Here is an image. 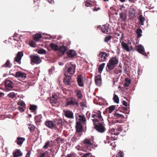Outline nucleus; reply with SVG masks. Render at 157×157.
<instances>
[{"label": "nucleus", "mask_w": 157, "mask_h": 157, "mask_svg": "<svg viewBox=\"0 0 157 157\" xmlns=\"http://www.w3.org/2000/svg\"><path fill=\"white\" fill-rule=\"evenodd\" d=\"M35 119L36 122H40L42 121V116L41 115H38L35 117Z\"/></svg>", "instance_id": "f704fd0d"}, {"label": "nucleus", "mask_w": 157, "mask_h": 157, "mask_svg": "<svg viewBox=\"0 0 157 157\" xmlns=\"http://www.w3.org/2000/svg\"><path fill=\"white\" fill-rule=\"evenodd\" d=\"M29 44L30 46L34 47L35 46V43L33 41H30L29 42Z\"/></svg>", "instance_id": "052dcab7"}, {"label": "nucleus", "mask_w": 157, "mask_h": 157, "mask_svg": "<svg viewBox=\"0 0 157 157\" xmlns=\"http://www.w3.org/2000/svg\"><path fill=\"white\" fill-rule=\"evenodd\" d=\"M64 115L67 118L71 119H73L74 118L73 112L70 110L64 111Z\"/></svg>", "instance_id": "4468645a"}, {"label": "nucleus", "mask_w": 157, "mask_h": 157, "mask_svg": "<svg viewBox=\"0 0 157 157\" xmlns=\"http://www.w3.org/2000/svg\"><path fill=\"white\" fill-rule=\"evenodd\" d=\"M120 17L122 21H124L126 20V15L125 12L123 11L120 14Z\"/></svg>", "instance_id": "7c9ffc66"}, {"label": "nucleus", "mask_w": 157, "mask_h": 157, "mask_svg": "<svg viewBox=\"0 0 157 157\" xmlns=\"http://www.w3.org/2000/svg\"><path fill=\"white\" fill-rule=\"evenodd\" d=\"M118 78L115 77L113 79L112 81L113 82V86H116L117 85Z\"/></svg>", "instance_id": "c9c22d12"}, {"label": "nucleus", "mask_w": 157, "mask_h": 157, "mask_svg": "<svg viewBox=\"0 0 157 157\" xmlns=\"http://www.w3.org/2000/svg\"><path fill=\"white\" fill-rule=\"evenodd\" d=\"M64 140V139L60 137H59L56 139V141L58 143H63Z\"/></svg>", "instance_id": "8fccbe9b"}, {"label": "nucleus", "mask_w": 157, "mask_h": 157, "mask_svg": "<svg viewBox=\"0 0 157 157\" xmlns=\"http://www.w3.org/2000/svg\"><path fill=\"white\" fill-rule=\"evenodd\" d=\"M116 106L117 105H111L108 108L109 109V113H111L115 109Z\"/></svg>", "instance_id": "a19ab883"}, {"label": "nucleus", "mask_w": 157, "mask_h": 157, "mask_svg": "<svg viewBox=\"0 0 157 157\" xmlns=\"http://www.w3.org/2000/svg\"><path fill=\"white\" fill-rule=\"evenodd\" d=\"M67 50V48L66 47L62 45L59 47V50L58 51L61 52L62 54H64Z\"/></svg>", "instance_id": "393cba45"}, {"label": "nucleus", "mask_w": 157, "mask_h": 157, "mask_svg": "<svg viewBox=\"0 0 157 157\" xmlns=\"http://www.w3.org/2000/svg\"><path fill=\"white\" fill-rule=\"evenodd\" d=\"M46 152H45L40 155L39 157H45L46 155Z\"/></svg>", "instance_id": "e2e57ef3"}, {"label": "nucleus", "mask_w": 157, "mask_h": 157, "mask_svg": "<svg viewBox=\"0 0 157 157\" xmlns=\"http://www.w3.org/2000/svg\"><path fill=\"white\" fill-rule=\"evenodd\" d=\"M137 51L141 54H144V47L141 45H139L137 47Z\"/></svg>", "instance_id": "a878e982"}, {"label": "nucleus", "mask_w": 157, "mask_h": 157, "mask_svg": "<svg viewBox=\"0 0 157 157\" xmlns=\"http://www.w3.org/2000/svg\"><path fill=\"white\" fill-rule=\"evenodd\" d=\"M17 105H20L21 106L25 107V102L23 101H20L18 102Z\"/></svg>", "instance_id": "09e8293b"}, {"label": "nucleus", "mask_w": 157, "mask_h": 157, "mask_svg": "<svg viewBox=\"0 0 157 157\" xmlns=\"http://www.w3.org/2000/svg\"><path fill=\"white\" fill-rule=\"evenodd\" d=\"M111 39V37L110 36H107L105 37V42H108L109 40H110Z\"/></svg>", "instance_id": "6e6d98bb"}, {"label": "nucleus", "mask_w": 157, "mask_h": 157, "mask_svg": "<svg viewBox=\"0 0 157 157\" xmlns=\"http://www.w3.org/2000/svg\"><path fill=\"white\" fill-rule=\"evenodd\" d=\"M121 46L127 52H129L130 50L128 45L126 43L122 42L121 43Z\"/></svg>", "instance_id": "c756f323"}, {"label": "nucleus", "mask_w": 157, "mask_h": 157, "mask_svg": "<svg viewBox=\"0 0 157 157\" xmlns=\"http://www.w3.org/2000/svg\"><path fill=\"white\" fill-rule=\"evenodd\" d=\"M12 75L17 78L18 80L21 81L24 80L26 77V75L25 73L21 71L17 72L15 75Z\"/></svg>", "instance_id": "423d86ee"}, {"label": "nucleus", "mask_w": 157, "mask_h": 157, "mask_svg": "<svg viewBox=\"0 0 157 157\" xmlns=\"http://www.w3.org/2000/svg\"><path fill=\"white\" fill-rule=\"evenodd\" d=\"M13 157H18L22 155V153L20 150H17L13 153Z\"/></svg>", "instance_id": "cd10ccee"}, {"label": "nucleus", "mask_w": 157, "mask_h": 157, "mask_svg": "<svg viewBox=\"0 0 157 157\" xmlns=\"http://www.w3.org/2000/svg\"><path fill=\"white\" fill-rule=\"evenodd\" d=\"M80 105L82 107V108H83V107H86L87 105H86V103L83 102H82L80 103Z\"/></svg>", "instance_id": "5fc2aeb1"}, {"label": "nucleus", "mask_w": 157, "mask_h": 157, "mask_svg": "<svg viewBox=\"0 0 157 157\" xmlns=\"http://www.w3.org/2000/svg\"><path fill=\"white\" fill-rule=\"evenodd\" d=\"M145 19V17H143L142 15H140V16L139 20L142 25H144V22Z\"/></svg>", "instance_id": "4c0bfd02"}, {"label": "nucleus", "mask_w": 157, "mask_h": 157, "mask_svg": "<svg viewBox=\"0 0 157 157\" xmlns=\"http://www.w3.org/2000/svg\"><path fill=\"white\" fill-rule=\"evenodd\" d=\"M65 76V78L63 79V82L66 85H70L71 82V77L72 76Z\"/></svg>", "instance_id": "aec40b11"}, {"label": "nucleus", "mask_w": 157, "mask_h": 157, "mask_svg": "<svg viewBox=\"0 0 157 157\" xmlns=\"http://www.w3.org/2000/svg\"><path fill=\"white\" fill-rule=\"evenodd\" d=\"M109 16L111 18L110 20L111 22L113 24H114V26H116L115 29L117 30V25H118V20H117V18L118 17L117 15V13L116 12H115L114 13H111L110 15L109 14Z\"/></svg>", "instance_id": "20e7f679"}, {"label": "nucleus", "mask_w": 157, "mask_h": 157, "mask_svg": "<svg viewBox=\"0 0 157 157\" xmlns=\"http://www.w3.org/2000/svg\"><path fill=\"white\" fill-rule=\"evenodd\" d=\"M121 109H122V108L121 107H119L118 108V111H119L121 112H122L123 113H124V112H125V111H127L128 110V108H127V107H124L122 108V109L123 110V111H122Z\"/></svg>", "instance_id": "3c124183"}, {"label": "nucleus", "mask_w": 157, "mask_h": 157, "mask_svg": "<svg viewBox=\"0 0 157 157\" xmlns=\"http://www.w3.org/2000/svg\"><path fill=\"white\" fill-rule=\"evenodd\" d=\"M109 132L112 134L111 140H117L118 137L117 133H115V129H112L110 130Z\"/></svg>", "instance_id": "6ab92c4d"}, {"label": "nucleus", "mask_w": 157, "mask_h": 157, "mask_svg": "<svg viewBox=\"0 0 157 157\" xmlns=\"http://www.w3.org/2000/svg\"><path fill=\"white\" fill-rule=\"evenodd\" d=\"M25 140V139L24 138L17 137L16 140V142L18 145L21 146Z\"/></svg>", "instance_id": "5701e85b"}, {"label": "nucleus", "mask_w": 157, "mask_h": 157, "mask_svg": "<svg viewBox=\"0 0 157 157\" xmlns=\"http://www.w3.org/2000/svg\"><path fill=\"white\" fill-rule=\"evenodd\" d=\"M135 10H130L129 12V17L130 19H133L135 17Z\"/></svg>", "instance_id": "b1692460"}, {"label": "nucleus", "mask_w": 157, "mask_h": 157, "mask_svg": "<svg viewBox=\"0 0 157 157\" xmlns=\"http://www.w3.org/2000/svg\"><path fill=\"white\" fill-rule=\"evenodd\" d=\"M81 123L79 122H76V126L77 131L79 132H81L82 130V126Z\"/></svg>", "instance_id": "473e14b6"}, {"label": "nucleus", "mask_w": 157, "mask_h": 157, "mask_svg": "<svg viewBox=\"0 0 157 157\" xmlns=\"http://www.w3.org/2000/svg\"><path fill=\"white\" fill-rule=\"evenodd\" d=\"M122 103L123 105H124L125 107H127V102L125 101H122Z\"/></svg>", "instance_id": "0e129e2a"}, {"label": "nucleus", "mask_w": 157, "mask_h": 157, "mask_svg": "<svg viewBox=\"0 0 157 157\" xmlns=\"http://www.w3.org/2000/svg\"><path fill=\"white\" fill-rule=\"evenodd\" d=\"M31 61L36 64L40 63L41 62V60L39 57L37 55H32L30 56Z\"/></svg>", "instance_id": "6e6552de"}, {"label": "nucleus", "mask_w": 157, "mask_h": 157, "mask_svg": "<svg viewBox=\"0 0 157 157\" xmlns=\"http://www.w3.org/2000/svg\"><path fill=\"white\" fill-rule=\"evenodd\" d=\"M37 106L35 105H30L29 109L31 110L34 111L37 109Z\"/></svg>", "instance_id": "de8ad7c7"}, {"label": "nucleus", "mask_w": 157, "mask_h": 157, "mask_svg": "<svg viewBox=\"0 0 157 157\" xmlns=\"http://www.w3.org/2000/svg\"><path fill=\"white\" fill-rule=\"evenodd\" d=\"M113 100L114 102L116 103H118V96L117 94H115V92H114V96L113 98Z\"/></svg>", "instance_id": "c03bdc74"}, {"label": "nucleus", "mask_w": 157, "mask_h": 157, "mask_svg": "<svg viewBox=\"0 0 157 157\" xmlns=\"http://www.w3.org/2000/svg\"><path fill=\"white\" fill-rule=\"evenodd\" d=\"M83 157H95L93 156L90 153L86 154L84 155Z\"/></svg>", "instance_id": "864d4df0"}, {"label": "nucleus", "mask_w": 157, "mask_h": 157, "mask_svg": "<svg viewBox=\"0 0 157 157\" xmlns=\"http://www.w3.org/2000/svg\"><path fill=\"white\" fill-rule=\"evenodd\" d=\"M136 33L138 37H140L142 36L141 33H142V31L140 28L137 29Z\"/></svg>", "instance_id": "e433bc0d"}, {"label": "nucleus", "mask_w": 157, "mask_h": 157, "mask_svg": "<svg viewBox=\"0 0 157 157\" xmlns=\"http://www.w3.org/2000/svg\"><path fill=\"white\" fill-rule=\"evenodd\" d=\"M95 81L97 85L100 86L102 84L101 78V75L95 76Z\"/></svg>", "instance_id": "2eb2a0df"}, {"label": "nucleus", "mask_w": 157, "mask_h": 157, "mask_svg": "<svg viewBox=\"0 0 157 157\" xmlns=\"http://www.w3.org/2000/svg\"><path fill=\"white\" fill-rule=\"evenodd\" d=\"M30 153L29 152H28L27 153L25 157H30Z\"/></svg>", "instance_id": "774afa93"}, {"label": "nucleus", "mask_w": 157, "mask_h": 157, "mask_svg": "<svg viewBox=\"0 0 157 157\" xmlns=\"http://www.w3.org/2000/svg\"><path fill=\"white\" fill-rule=\"evenodd\" d=\"M105 63H102L99 66V67H98V71L101 73L103 70V69L105 66Z\"/></svg>", "instance_id": "ea45409f"}, {"label": "nucleus", "mask_w": 157, "mask_h": 157, "mask_svg": "<svg viewBox=\"0 0 157 157\" xmlns=\"http://www.w3.org/2000/svg\"><path fill=\"white\" fill-rule=\"evenodd\" d=\"M118 126H119L118 125ZM123 130V128L122 127H120L118 126V131H121Z\"/></svg>", "instance_id": "338daca9"}, {"label": "nucleus", "mask_w": 157, "mask_h": 157, "mask_svg": "<svg viewBox=\"0 0 157 157\" xmlns=\"http://www.w3.org/2000/svg\"><path fill=\"white\" fill-rule=\"evenodd\" d=\"M17 94L13 92H11L8 94V96L12 98H13Z\"/></svg>", "instance_id": "79ce46f5"}, {"label": "nucleus", "mask_w": 157, "mask_h": 157, "mask_svg": "<svg viewBox=\"0 0 157 157\" xmlns=\"http://www.w3.org/2000/svg\"><path fill=\"white\" fill-rule=\"evenodd\" d=\"M76 66L71 63L66 65L64 69V73L65 76H72L75 71Z\"/></svg>", "instance_id": "f257e3e1"}, {"label": "nucleus", "mask_w": 157, "mask_h": 157, "mask_svg": "<svg viewBox=\"0 0 157 157\" xmlns=\"http://www.w3.org/2000/svg\"><path fill=\"white\" fill-rule=\"evenodd\" d=\"M94 128L98 132L100 133L104 132L105 130V128L102 122H99L96 123V124H94Z\"/></svg>", "instance_id": "39448f33"}, {"label": "nucleus", "mask_w": 157, "mask_h": 157, "mask_svg": "<svg viewBox=\"0 0 157 157\" xmlns=\"http://www.w3.org/2000/svg\"><path fill=\"white\" fill-rule=\"evenodd\" d=\"M76 95L77 97L80 99L82 97V94L81 93V92L80 90H78L76 91Z\"/></svg>", "instance_id": "49530a36"}, {"label": "nucleus", "mask_w": 157, "mask_h": 157, "mask_svg": "<svg viewBox=\"0 0 157 157\" xmlns=\"http://www.w3.org/2000/svg\"><path fill=\"white\" fill-rule=\"evenodd\" d=\"M118 64V59L116 57L112 58L109 61L106 68L107 71H109L114 68Z\"/></svg>", "instance_id": "7ed1b4c3"}, {"label": "nucleus", "mask_w": 157, "mask_h": 157, "mask_svg": "<svg viewBox=\"0 0 157 157\" xmlns=\"http://www.w3.org/2000/svg\"><path fill=\"white\" fill-rule=\"evenodd\" d=\"M37 52L39 54H45L46 53V51L43 49H41L38 51Z\"/></svg>", "instance_id": "37998d69"}, {"label": "nucleus", "mask_w": 157, "mask_h": 157, "mask_svg": "<svg viewBox=\"0 0 157 157\" xmlns=\"http://www.w3.org/2000/svg\"><path fill=\"white\" fill-rule=\"evenodd\" d=\"M77 104V101L75 99L72 98H69L65 103V106H67L69 105H75Z\"/></svg>", "instance_id": "9b49d317"}, {"label": "nucleus", "mask_w": 157, "mask_h": 157, "mask_svg": "<svg viewBox=\"0 0 157 157\" xmlns=\"http://www.w3.org/2000/svg\"><path fill=\"white\" fill-rule=\"evenodd\" d=\"M120 118H121L122 119H124V116L122 115V114H120L119 113H118V119ZM118 121H119V120H118ZM122 121L121 122H119V121H118V123H122Z\"/></svg>", "instance_id": "13d9d810"}, {"label": "nucleus", "mask_w": 157, "mask_h": 157, "mask_svg": "<svg viewBox=\"0 0 157 157\" xmlns=\"http://www.w3.org/2000/svg\"><path fill=\"white\" fill-rule=\"evenodd\" d=\"M77 122H79L83 124H85L86 121V118L85 116L83 114H77L75 115Z\"/></svg>", "instance_id": "0eeeda50"}, {"label": "nucleus", "mask_w": 157, "mask_h": 157, "mask_svg": "<svg viewBox=\"0 0 157 157\" xmlns=\"http://www.w3.org/2000/svg\"><path fill=\"white\" fill-rule=\"evenodd\" d=\"M12 64L10 63V60H7L5 63L2 66V67H4L10 68Z\"/></svg>", "instance_id": "72a5a7b5"}, {"label": "nucleus", "mask_w": 157, "mask_h": 157, "mask_svg": "<svg viewBox=\"0 0 157 157\" xmlns=\"http://www.w3.org/2000/svg\"><path fill=\"white\" fill-rule=\"evenodd\" d=\"M83 143L87 147H90L92 144L91 140L88 139H85L83 141Z\"/></svg>", "instance_id": "412c9836"}, {"label": "nucleus", "mask_w": 157, "mask_h": 157, "mask_svg": "<svg viewBox=\"0 0 157 157\" xmlns=\"http://www.w3.org/2000/svg\"><path fill=\"white\" fill-rule=\"evenodd\" d=\"M54 124L55 125V128L56 127L57 125L60 124L62 123V121L60 119L56 120L54 121Z\"/></svg>", "instance_id": "58836bf2"}, {"label": "nucleus", "mask_w": 157, "mask_h": 157, "mask_svg": "<svg viewBox=\"0 0 157 157\" xmlns=\"http://www.w3.org/2000/svg\"><path fill=\"white\" fill-rule=\"evenodd\" d=\"M54 121H48L45 122V125L48 127L51 128H55V125L54 124Z\"/></svg>", "instance_id": "a211bd4d"}, {"label": "nucleus", "mask_w": 157, "mask_h": 157, "mask_svg": "<svg viewBox=\"0 0 157 157\" xmlns=\"http://www.w3.org/2000/svg\"><path fill=\"white\" fill-rule=\"evenodd\" d=\"M50 143V142L48 140L45 143L44 146L43 148H47L49 146V144Z\"/></svg>", "instance_id": "603ef678"}, {"label": "nucleus", "mask_w": 157, "mask_h": 157, "mask_svg": "<svg viewBox=\"0 0 157 157\" xmlns=\"http://www.w3.org/2000/svg\"><path fill=\"white\" fill-rule=\"evenodd\" d=\"M49 46L53 50L55 51H58L59 50V47L57 44L53 43H51L50 44Z\"/></svg>", "instance_id": "bb28decb"}, {"label": "nucleus", "mask_w": 157, "mask_h": 157, "mask_svg": "<svg viewBox=\"0 0 157 157\" xmlns=\"http://www.w3.org/2000/svg\"><path fill=\"white\" fill-rule=\"evenodd\" d=\"M109 26V25L108 24H106L103 25L101 28L102 32L107 34L110 33V29Z\"/></svg>", "instance_id": "ddd939ff"}, {"label": "nucleus", "mask_w": 157, "mask_h": 157, "mask_svg": "<svg viewBox=\"0 0 157 157\" xmlns=\"http://www.w3.org/2000/svg\"><path fill=\"white\" fill-rule=\"evenodd\" d=\"M41 35L40 34H36L33 35V38L34 40L36 41H38L40 39L41 37Z\"/></svg>", "instance_id": "2f4dec72"}, {"label": "nucleus", "mask_w": 157, "mask_h": 157, "mask_svg": "<svg viewBox=\"0 0 157 157\" xmlns=\"http://www.w3.org/2000/svg\"><path fill=\"white\" fill-rule=\"evenodd\" d=\"M111 145H112L114 147H115L117 146V143L116 144V142H114L113 143H112V144H111Z\"/></svg>", "instance_id": "69168bd1"}, {"label": "nucleus", "mask_w": 157, "mask_h": 157, "mask_svg": "<svg viewBox=\"0 0 157 157\" xmlns=\"http://www.w3.org/2000/svg\"><path fill=\"white\" fill-rule=\"evenodd\" d=\"M99 59L100 61H104L107 57H108V55L105 52L100 53L99 54Z\"/></svg>", "instance_id": "f3484780"}, {"label": "nucleus", "mask_w": 157, "mask_h": 157, "mask_svg": "<svg viewBox=\"0 0 157 157\" xmlns=\"http://www.w3.org/2000/svg\"><path fill=\"white\" fill-rule=\"evenodd\" d=\"M131 81L130 78H126L125 79V82L124 85L126 87H128L131 83Z\"/></svg>", "instance_id": "c85d7f7f"}, {"label": "nucleus", "mask_w": 157, "mask_h": 157, "mask_svg": "<svg viewBox=\"0 0 157 157\" xmlns=\"http://www.w3.org/2000/svg\"><path fill=\"white\" fill-rule=\"evenodd\" d=\"M57 96L56 95H52L50 99V103L53 106H56L59 104Z\"/></svg>", "instance_id": "9d476101"}, {"label": "nucleus", "mask_w": 157, "mask_h": 157, "mask_svg": "<svg viewBox=\"0 0 157 157\" xmlns=\"http://www.w3.org/2000/svg\"><path fill=\"white\" fill-rule=\"evenodd\" d=\"M25 107L19 106L18 107V109L20 110V111L23 112L24 111V107Z\"/></svg>", "instance_id": "4d7b16f0"}, {"label": "nucleus", "mask_w": 157, "mask_h": 157, "mask_svg": "<svg viewBox=\"0 0 157 157\" xmlns=\"http://www.w3.org/2000/svg\"><path fill=\"white\" fill-rule=\"evenodd\" d=\"M118 155H119V156H118V157H124V154L123 151H119L118 153Z\"/></svg>", "instance_id": "bf43d9fd"}, {"label": "nucleus", "mask_w": 157, "mask_h": 157, "mask_svg": "<svg viewBox=\"0 0 157 157\" xmlns=\"http://www.w3.org/2000/svg\"><path fill=\"white\" fill-rule=\"evenodd\" d=\"M23 56V52L22 51L18 52L17 55V56L14 58V61L20 64L21 63V60L22 57Z\"/></svg>", "instance_id": "f8f14e48"}, {"label": "nucleus", "mask_w": 157, "mask_h": 157, "mask_svg": "<svg viewBox=\"0 0 157 157\" xmlns=\"http://www.w3.org/2000/svg\"><path fill=\"white\" fill-rule=\"evenodd\" d=\"M5 86L6 90L9 91L13 88V83L12 81L9 80H6L5 81Z\"/></svg>", "instance_id": "1a4fd4ad"}, {"label": "nucleus", "mask_w": 157, "mask_h": 157, "mask_svg": "<svg viewBox=\"0 0 157 157\" xmlns=\"http://www.w3.org/2000/svg\"><path fill=\"white\" fill-rule=\"evenodd\" d=\"M28 128L29 129L30 132H33L34 130L35 127L32 124H29Z\"/></svg>", "instance_id": "a18cd8bd"}, {"label": "nucleus", "mask_w": 157, "mask_h": 157, "mask_svg": "<svg viewBox=\"0 0 157 157\" xmlns=\"http://www.w3.org/2000/svg\"><path fill=\"white\" fill-rule=\"evenodd\" d=\"M77 81L78 85L79 86L81 87H82L83 86L84 82L83 77L82 75H78L77 78Z\"/></svg>", "instance_id": "dca6fc26"}, {"label": "nucleus", "mask_w": 157, "mask_h": 157, "mask_svg": "<svg viewBox=\"0 0 157 157\" xmlns=\"http://www.w3.org/2000/svg\"><path fill=\"white\" fill-rule=\"evenodd\" d=\"M85 6L86 7L90 6H91V4L90 3H88L87 2H85Z\"/></svg>", "instance_id": "680f3d73"}, {"label": "nucleus", "mask_w": 157, "mask_h": 157, "mask_svg": "<svg viewBox=\"0 0 157 157\" xmlns=\"http://www.w3.org/2000/svg\"><path fill=\"white\" fill-rule=\"evenodd\" d=\"M67 53L68 56L70 57H72L75 56L76 52L75 51L73 50H71L68 51Z\"/></svg>", "instance_id": "4be33fe9"}, {"label": "nucleus", "mask_w": 157, "mask_h": 157, "mask_svg": "<svg viewBox=\"0 0 157 157\" xmlns=\"http://www.w3.org/2000/svg\"><path fill=\"white\" fill-rule=\"evenodd\" d=\"M101 113V112L100 111H98L94 112V113L92 115V120L94 124H95L96 123L101 122L103 121Z\"/></svg>", "instance_id": "f03ea898"}]
</instances>
